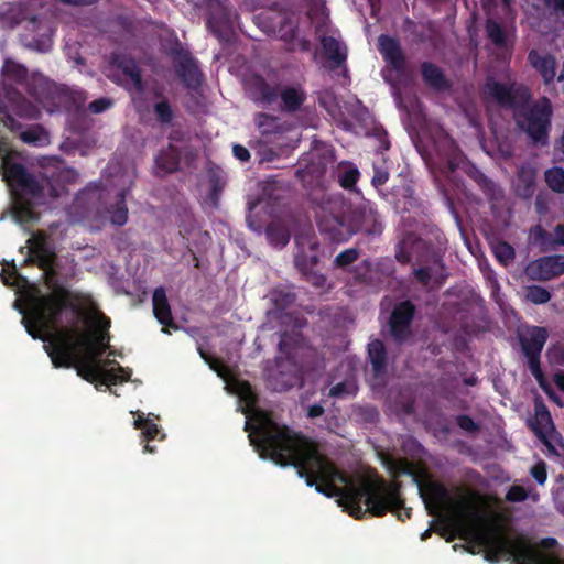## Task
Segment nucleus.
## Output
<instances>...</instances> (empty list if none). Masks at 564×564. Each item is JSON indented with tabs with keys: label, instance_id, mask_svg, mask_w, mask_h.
Masks as SVG:
<instances>
[{
	"label": "nucleus",
	"instance_id": "774afa93",
	"mask_svg": "<svg viewBox=\"0 0 564 564\" xmlns=\"http://www.w3.org/2000/svg\"><path fill=\"white\" fill-rule=\"evenodd\" d=\"M555 239L554 245L564 246V224H558L554 228Z\"/></svg>",
	"mask_w": 564,
	"mask_h": 564
},
{
	"label": "nucleus",
	"instance_id": "412c9836",
	"mask_svg": "<svg viewBox=\"0 0 564 564\" xmlns=\"http://www.w3.org/2000/svg\"><path fill=\"white\" fill-rule=\"evenodd\" d=\"M529 426L551 452H555V447L549 441V433L555 429L554 423L547 406L541 399L534 401V420L529 422Z\"/></svg>",
	"mask_w": 564,
	"mask_h": 564
},
{
	"label": "nucleus",
	"instance_id": "3c124183",
	"mask_svg": "<svg viewBox=\"0 0 564 564\" xmlns=\"http://www.w3.org/2000/svg\"><path fill=\"white\" fill-rule=\"evenodd\" d=\"M279 32L281 39L288 43L293 44L297 36V25L294 24L289 18L280 22Z\"/></svg>",
	"mask_w": 564,
	"mask_h": 564
},
{
	"label": "nucleus",
	"instance_id": "473e14b6",
	"mask_svg": "<svg viewBox=\"0 0 564 564\" xmlns=\"http://www.w3.org/2000/svg\"><path fill=\"white\" fill-rule=\"evenodd\" d=\"M368 359L375 377H380L386 372L387 349L382 340L375 339L368 344Z\"/></svg>",
	"mask_w": 564,
	"mask_h": 564
},
{
	"label": "nucleus",
	"instance_id": "ddd939ff",
	"mask_svg": "<svg viewBox=\"0 0 564 564\" xmlns=\"http://www.w3.org/2000/svg\"><path fill=\"white\" fill-rule=\"evenodd\" d=\"M72 368H75L77 375L87 382L95 383L100 381L104 386L118 384L126 382L130 379L131 370L121 366L112 369H106L101 365H97L83 355L76 352V362Z\"/></svg>",
	"mask_w": 564,
	"mask_h": 564
},
{
	"label": "nucleus",
	"instance_id": "7ed1b4c3",
	"mask_svg": "<svg viewBox=\"0 0 564 564\" xmlns=\"http://www.w3.org/2000/svg\"><path fill=\"white\" fill-rule=\"evenodd\" d=\"M314 214L319 232L333 242L348 241L357 234L375 239L384 229L377 206L369 200L348 207L341 196L324 194Z\"/></svg>",
	"mask_w": 564,
	"mask_h": 564
},
{
	"label": "nucleus",
	"instance_id": "aec40b11",
	"mask_svg": "<svg viewBox=\"0 0 564 564\" xmlns=\"http://www.w3.org/2000/svg\"><path fill=\"white\" fill-rule=\"evenodd\" d=\"M378 51L380 52L383 61L393 69L399 76L403 75L406 69V59L402 51L400 42L390 35L381 34L378 37Z\"/></svg>",
	"mask_w": 564,
	"mask_h": 564
},
{
	"label": "nucleus",
	"instance_id": "c9c22d12",
	"mask_svg": "<svg viewBox=\"0 0 564 564\" xmlns=\"http://www.w3.org/2000/svg\"><path fill=\"white\" fill-rule=\"evenodd\" d=\"M528 358V366L532 373V376L538 381L540 388L550 397V399L560 403L558 398L552 390L550 383L547 382L542 369H541V354H524Z\"/></svg>",
	"mask_w": 564,
	"mask_h": 564
},
{
	"label": "nucleus",
	"instance_id": "a19ab883",
	"mask_svg": "<svg viewBox=\"0 0 564 564\" xmlns=\"http://www.w3.org/2000/svg\"><path fill=\"white\" fill-rule=\"evenodd\" d=\"M485 31L491 43L499 48L507 45V34L502 25L495 19L488 18L485 22Z\"/></svg>",
	"mask_w": 564,
	"mask_h": 564
},
{
	"label": "nucleus",
	"instance_id": "e2e57ef3",
	"mask_svg": "<svg viewBox=\"0 0 564 564\" xmlns=\"http://www.w3.org/2000/svg\"><path fill=\"white\" fill-rule=\"evenodd\" d=\"M232 154L240 162H248L251 158L249 150L241 144H234Z\"/></svg>",
	"mask_w": 564,
	"mask_h": 564
},
{
	"label": "nucleus",
	"instance_id": "cd10ccee",
	"mask_svg": "<svg viewBox=\"0 0 564 564\" xmlns=\"http://www.w3.org/2000/svg\"><path fill=\"white\" fill-rule=\"evenodd\" d=\"M152 303L153 314L158 322L164 327L177 328V325L175 324L172 316L171 306L167 301L164 288L160 286L154 290Z\"/></svg>",
	"mask_w": 564,
	"mask_h": 564
},
{
	"label": "nucleus",
	"instance_id": "39448f33",
	"mask_svg": "<svg viewBox=\"0 0 564 564\" xmlns=\"http://www.w3.org/2000/svg\"><path fill=\"white\" fill-rule=\"evenodd\" d=\"M2 167L3 178L12 188L14 197L28 195L32 198H57L65 192L66 185L77 177L74 169L62 165L45 169L40 178L29 173L21 163L4 160Z\"/></svg>",
	"mask_w": 564,
	"mask_h": 564
},
{
	"label": "nucleus",
	"instance_id": "052dcab7",
	"mask_svg": "<svg viewBox=\"0 0 564 564\" xmlns=\"http://www.w3.org/2000/svg\"><path fill=\"white\" fill-rule=\"evenodd\" d=\"M370 271V262L369 260H364L361 263L357 264L355 268V278L359 282H366L369 279Z\"/></svg>",
	"mask_w": 564,
	"mask_h": 564
},
{
	"label": "nucleus",
	"instance_id": "49530a36",
	"mask_svg": "<svg viewBox=\"0 0 564 564\" xmlns=\"http://www.w3.org/2000/svg\"><path fill=\"white\" fill-rule=\"evenodd\" d=\"M359 256V249L348 248L335 257L333 264L337 269L346 270L349 265L358 260Z\"/></svg>",
	"mask_w": 564,
	"mask_h": 564
},
{
	"label": "nucleus",
	"instance_id": "4d7b16f0",
	"mask_svg": "<svg viewBox=\"0 0 564 564\" xmlns=\"http://www.w3.org/2000/svg\"><path fill=\"white\" fill-rule=\"evenodd\" d=\"M530 474L539 485H543L547 478L546 464L540 460L531 468Z\"/></svg>",
	"mask_w": 564,
	"mask_h": 564
},
{
	"label": "nucleus",
	"instance_id": "2f4dec72",
	"mask_svg": "<svg viewBox=\"0 0 564 564\" xmlns=\"http://www.w3.org/2000/svg\"><path fill=\"white\" fill-rule=\"evenodd\" d=\"M536 173L529 165H522L518 169L516 193L519 197L531 198L535 191Z\"/></svg>",
	"mask_w": 564,
	"mask_h": 564
},
{
	"label": "nucleus",
	"instance_id": "f8f14e48",
	"mask_svg": "<svg viewBox=\"0 0 564 564\" xmlns=\"http://www.w3.org/2000/svg\"><path fill=\"white\" fill-rule=\"evenodd\" d=\"M3 100L0 101V123L12 132H17L22 124L17 118L24 120H37L41 109L30 101L19 89L9 85L3 88Z\"/></svg>",
	"mask_w": 564,
	"mask_h": 564
},
{
	"label": "nucleus",
	"instance_id": "4c0bfd02",
	"mask_svg": "<svg viewBox=\"0 0 564 564\" xmlns=\"http://www.w3.org/2000/svg\"><path fill=\"white\" fill-rule=\"evenodd\" d=\"M109 221L115 226H123L128 221V207L126 204V191L117 194L116 200L106 208Z\"/></svg>",
	"mask_w": 564,
	"mask_h": 564
},
{
	"label": "nucleus",
	"instance_id": "7c9ffc66",
	"mask_svg": "<svg viewBox=\"0 0 564 564\" xmlns=\"http://www.w3.org/2000/svg\"><path fill=\"white\" fill-rule=\"evenodd\" d=\"M279 89L280 86L278 84L272 85L260 75L252 78V90L256 96V100L261 104H274L279 99Z\"/></svg>",
	"mask_w": 564,
	"mask_h": 564
},
{
	"label": "nucleus",
	"instance_id": "8fccbe9b",
	"mask_svg": "<svg viewBox=\"0 0 564 564\" xmlns=\"http://www.w3.org/2000/svg\"><path fill=\"white\" fill-rule=\"evenodd\" d=\"M527 299L534 304H544L551 300V292L540 285H531L527 289Z\"/></svg>",
	"mask_w": 564,
	"mask_h": 564
},
{
	"label": "nucleus",
	"instance_id": "c03bdc74",
	"mask_svg": "<svg viewBox=\"0 0 564 564\" xmlns=\"http://www.w3.org/2000/svg\"><path fill=\"white\" fill-rule=\"evenodd\" d=\"M494 253L496 259L503 265L510 264L516 258L514 248L507 241L497 242L494 247Z\"/></svg>",
	"mask_w": 564,
	"mask_h": 564
},
{
	"label": "nucleus",
	"instance_id": "e433bc0d",
	"mask_svg": "<svg viewBox=\"0 0 564 564\" xmlns=\"http://www.w3.org/2000/svg\"><path fill=\"white\" fill-rule=\"evenodd\" d=\"M133 425L134 429L141 430V434L147 441V444L144 445V452L151 454L154 453L155 447L151 446L149 442L154 440L159 435L160 430L158 424H155L152 420L144 417V414L142 412H137Z\"/></svg>",
	"mask_w": 564,
	"mask_h": 564
},
{
	"label": "nucleus",
	"instance_id": "ea45409f",
	"mask_svg": "<svg viewBox=\"0 0 564 564\" xmlns=\"http://www.w3.org/2000/svg\"><path fill=\"white\" fill-rule=\"evenodd\" d=\"M254 122L262 135L275 134L282 131L280 119L265 112L258 113Z\"/></svg>",
	"mask_w": 564,
	"mask_h": 564
},
{
	"label": "nucleus",
	"instance_id": "9d476101",
	"mask_svg": "<svg viewBox=\"0 0 564 564\" xmlns=\"http://www.w3.org/2000/svg\"><path fill=\"white\" fill-rule=\"evenodd\" d=\"M421 497L429 514L436 516L440 510L452 514L455 522L466 525L476 518L474 507L467 497L454 498L449 489L441 481L432 480L420 487Z\"/></svg>",
	"mask_w": 564,
	"mask_h": 564
},
{
	"label": "nucleus",
	"instance_id": "c756f323",
	"mask_svg": "<svg viewBox=\"0 0 564 564\" xmlns=\"http://www.w3.org/2000/svg\"><path fill=\"white\" fill-rule=\"evenodd\" d=\"M306 345L304 336L299 332H284L278 344L279 351L283 354L286 359L294 360L297 351L303 349Z\"/></svg>",
	"mask_w": 564,
	"mask_h": 564
},
{
	"label": "nucleus",
	"instance_id": "0e129e2a",
	"mask_svg": "<svg viewBox=\"0 0 564 564\" xmlns=\"http://www.w3.org/2000/svg\"><path fill=\"white\" fill-rule=\"evenodd\" d=\"M389 180V173L384 170H375V174L372 176L371 183L375 187L382 186Z\"/></svg>",
	"mask_w": 564,
	"mask_h": 564
},
{
	"label": "nucleus",
	"instance_id": "72a5a7b5",
	"mask_svg": "<svg viewBox=\"0 0 564 564\" xmlns=\"http://www.w3.org/2000/svg\"><path fill=\"white\" fill-rule=\"evenodd\" d=\"M529 61L538 69L546 84L553 82L556 75V62L551 55H540L535 51L529 53Z\"/></svg>",
	"mask_w": 564,
	"mask_h": 564
},
{
	"label": "nucleus",
	"instance_id": "c85d7f7f",
	"mask_svg": "<svg viewBox=\"0 0 564 564\" xmlns=\"http://www.w3.org/2000/svg\"><path fill=\"white\" fill-rule=\"evenodd\" d=\"M321 44L326 57L332 63V69L339 68L346 64L347 48L338 40L333 36H323Z\"/></svg>",
	"mask_w": 564,
	"mask_h": 564
},
{
	"label": "nucleus",
	"instance_id": "58836bf2",
	"mask_svg": "<svg viewBox=\"0 0 564 564\" xmlns=\"http://www.w3.org/2000/svg\"><path fill=\"white\" fill-rule=\"evenodd\" d=\"M265 236L270 245L275 248L285 247L291 238L289 229L279 223H270L267 226Z\"/></svg>",
	"mask_w": 564,
	"mask_h": 564
},
{
	"label": "nucleus",
	"instance_id": "4468645a",
	"mask_svg": "<svg viewBox=\"0 0 564 564\" xmlns=\"http://www.w3.org/2000/svg\"><path fill=\"white\" fill-rule=\"evenodd\" d=\"M207 11L206 25L219 40H228L234 31L237 13L230 0H203Z\"/></svg>",
	"mask_w": 564,
	"mask_h": 564
},
{
	"label": "nucleus",
	"instance_id": "37998d69",
	"mask_svg": "<svg viewBox=\"0 0 564 564\" xmlns=\"http://www.w3.org/2000/svg\"><path fill=\"white\" fill-rule=\"evenodd\" d=\"M545 182L552 191L564 194V169L552 167L547 170L545 172Z\"/></svg>",
	"mask_w": 564,
	"mask_h": 564
},
{
	"label": "nucleus",
	"instance_id": "bb28decb",
	"mask_svg": "<svg viewBox=\"0 0 564 564\" xmlns=\"http://www.w3.org/2000/svg\"><path fill=\"white\" fill-rule=\"evenodd\" d=\"M181 151L173 144L169 143L155 156V167L159 175H166L176 172L180 167Z\"/></svg>",
	"mask_w": 564,
	"mask_h": 564
},
{
	"label": "nucleus",
	"instance_id": "9b49d317",
	"mask_svg": "<svg viewBox=\"0 0 564 564\" xmlns=\"http://www.w3.org/2000/svg\"><path fill=\"white\" fill-rule=\"evenodd\" d=\"M432 151L421 152L422 158L432 169L448 176L459 166L463 152L443 129H437L431 135Z\"/></svg>",
	"mask_w": 564,
	"mask_h": 564
},
{
	"label": "nucleus",
	"instance_id": "69168bd1",
	"mask_svg": "<svg viewBox=\"0 0 564 564\" xmlns=\"http://www.w3.org/2000/svg\"><path fill=\"white\" fill-rule=\"evenodd\" d=\"M348 393H349V390H348L347 382H339V383L333 386L329 390V395L334 397V398H340Z\"/></svg>",
	"mask_w": 564,
	"mask_h": 564
},
{
	"label": "nucleus",
	"instance_id": "864d4df0",
	"mask_svg": "<svg viewBox=\"0 0 564 564\" xmlns=\"http://www.w3.org/2000/svg\"><path fill=\"white\" fill-rule=\"evenodd\" d=\"M456 424L465 432L468 433H477L480 430L478 423L474 421V419L467 414H459L455 417Z\"/></svg>",
	"mask_w": 564,
	"mask_h": 564
},
{
	"label": "nucleus",
	"instance_id": "603ef678",
	"mask_svg": "<svg viewBox=\"0 0 564 564\" xmlns=\"http://www.w3.org/2000/svg\"><path fill=\"white\" fill-rule=\"evenodd\" d=\"M476 182L489 199L496 198L497 185L489 177L479 173L476 177Z\"/></svg>",
	"mask_w": 564,
	"mask_h": 564
},
{
	"label": "nucleus",
	"instance_id": "2eb2a0df",
	"mask_svg": "<svg viewBox=\"0 0 564 564\" xmlns=\"http://www.w3.org/2000/svg\"><path fill=\"white\" fill-rule=\"evenodd\" d=\"M109 64L123 75V78L118 75L111 76L112 82L122 86L128 91L139 94L144 91L145 85L142 79V72L134 57L127 53L112 52L109 57Z\"/></svg>",
	"mask_w": 564,
	"mask_h": 564
},
{
	"label": "nucleus",
	"instance_id": "20e7f679",
	"mask_svg": "<svg viewBox=\"0 0 564 564\" xmlns=\"http://www.w3.org/2000/svg\"><path fill=\"white\" fill-rule=\"evenodd\" d=\"M486 90L501 108L511 110L516 127L532 144L544 147L549 143L553 106L547 97L533 101L527 86L496 80L488 82Z\"/></svg>",
	"mask_w": 564,
	"mask_h": 564
},
{
	"label": "nucleus",
	"instance_id": "338daca9",
	"mask_svg": "<svg viewBox=\"0 0 564 564\" xmlns=\"http://www.w3.org/2000/svg\"><path fill=\"white\" fill-rule=\"evenodd\" d=\"M58 1L68 7L82 8V7L94 6L99 0H58Z\"/></svg>",
	"mask_w": 564,
	"mask_h": 564
},
{
	"label": "nucleus",
	"instance_id": "dca6fc26",
	"mask_svg": "<svg viewBox=\"0 0 564 564\" xmlns=\"http://www.w3.org/2000/svg\"><path fill=\"white\" fill-rule=\"evenodd\" d=\"M416 313L415 305L410 301L397 303L388 319L389 333L398 344L405 343L412 336V323Z\"/></svg>",
	"mask_w": 564,
	"mask_h": 564
},
{
	"label": "nucleus",
	"instance_id": "a211bd4d",
	"mask_svg": "<svg viewBox=\"0 0 564 564\" xmlns=\"http://www.w3.org/2000/svg\"><path fill=\"white\" fill-rule=\"evenodd\" d=\"M176 59L175 72L188 89H197L202 85L203 73L196 59L191 53L182 47L173 50Z\"/></svg>",
	"mask_w": 564,
	"mask_h": 564
},
{
	"label": "nucleus",
	"instance_id": "6e6d98bb",
	"mask_svg": "<svg viewBox=\"0 0 564 564\" xmlns=\"http://www.w3.org/2000/svg\"><path fill=\"white\" fill-rule=\"evenodd\" d=\"M112 105H113V101L110 98L101 97L96 100H93L88 105V109L93 113H101V112L108 110L109 108H111Z\"/></svg>",
	"mask_w": 564,
	"mask_h": 564
},
{
	"label": "nucleus",
	"instance_id": "09e8293b",
	"mask_svg": "<svg viewBox=\"0 0 564 564\" xmlns=\"http://www.w3.org/2000/svg\"><path fill=\"white\" fill-rule=\"evenodd\" d=\"M153 111L156 117V120L162 124L171 123L173 120V110L167 100H161L155 102L153 106Z\"/></svg>",
	"mask_w": 564,
	"mask_h": 564
},
{
	"label": "nucleus",
	"instance_id": "79ce46f5",
	"mask_svg": "<svg viewBox=\"0 0 564 564\" xmlns=\"http://www.w3.org/2000/svg\"><path fill=\"white\" fill-rule=\"evenodd\" d=\"M337 177L343 188L354 189L360 177V172L354 164H348L338 171Z\"/></svg>",
	"mask_w": 564,
	"mask_h": 564
},
{
	"label": "nucleus",
	"instance_id": "5701e85b",
	"mask_svg": "<svg viewBox=\"0 0 564 564\" xmlns=\"http://www.w3.org/2000/svg\"><path fill=\"white\" fill-rule=\"evenodd\" d=\"M421 77L427 88L435 93H446L453 87L443 69L436 64L425 61L420 66Z\"/></svg>",
	"mask_w": 564,
	"mask_h": 564
},
{
	"label": "nucleus",
	"instance_id": "393cba45",
	"mask_svg": "<svg viewBox=\"0 0 564 564\" xmlns=\"http://www.w3.org/2000/svg\"><path fill=\"white\" fill-rule=\"evenodd\" d=\"M416 262L420 267L414 269L413 274L416 281L423 286H427L433 276L441 280L446 278V275L443 274L445 271L444 261H441L438 265L433 262L432 258L417 254Z\"/></svg>",
	"mask_w": 564,
	"mask_h": 564
},
{
	"label": "nucleus",
	"instance_id": "f704fd0d",
	"mask_svg": "<svg viewBox=\"0 0 564 564\" xmlns=\"http://www.w3.org/2000/svg\"><path fill=\"white\" fill-rule=\"evenodd\" d=\"M13 217L23 225L34 224L39 220L40 215L34 208V204L22 196L14 197Z\"/></svg>",
	"mask_w": 564,
	"mask_h": 564
},
{
	"label": "nucleus",
	"instance_id": "f3484780",
	"mask_svg": "<svg viewBox=\"0 0 564 564\" xmlns=\"http://www.w3.org/2000/svg\"><path fill=\"white\" fill-rule=\"evenodd\" d=\"M411 248L417 254L432 258L433 262L440 265L447 249V239L438 227L433 226L422 237L414 239Z\"/></svg>",
	"mask_w": 564,
	"mask_h": 564
},
{
	"label": "nucleus",
	"instance_id": "5fc2aeb1",
	"mask_svg": "<svg viewBox=\"0 0 564 564\" xmlns=\"http://www.w3.org/2000/svg\"><path fill=\"white\" fill-rule=\"evenodd\" d=\"M528 491L519 485H513L506 494V500L510 502H522L527 500Z\"/></svg>",
	"mask_w": 564,
	"mask_h": 564
},
{
	"label": "nucleus",
	"instance_id": "680f3d73",
	"mask_svg": "<svg viewBox=\"0 0 564 564\" xmlns=\"http://www.w3.org/2000/svg\"><path fill=\"white\" fill-rule=\"evenodd\" d=\"M303 276L307 282L316 288H322L326 283L325 275L318 272L316 269L305 273Z\"/></svg>",
	"mask_w": 564,
	"mask_h": 564
},
{
	"label": "nucleus",
	"instance_id": "423d86ee",
	"mask_svg": "<svg viewBox=\"0 0 564 564\" xmlns=\"http://www.w3.org/2000/svg\"><path fill=\"white\" fill-rule=\"evenodd\" d=\"M2 167L3 178L12 188L14 197L28 195L32 198H57L65 192L66 185L77 177L74 169L62 165L45 169L40 178L29 173L21 163L4 160Z\"/></svg>",
	"mask_w": 564,
	"mask_h": 564
},
{
	"label": "nucleus",
	"instance_id": "1a4fd4ad",
	"mask_svg": "<svg viewBox=\"0 0 564 564\" xmlns=\"http://www.w3.org/2000/svg\"><path fill=\"white\" fill-rule=\"evenodd\" d=\"M478 544L485 549V560L497 564L503 555L509 556L516 564H564L557 558L544 556L531 540L517 534L509 536L497 530L478 532Z\"/></svg>",
	"mask_w": 564,
	"mask_h": 564
},
{
	"label": "nucleus",
	"instance_id": "0eeeda50",
	"mask_svg": "<svg viewBox=\"0 0 564 564\" xmlns=\"http://www.w3.org/2000/svg\"><path fill=\"white\" fill-rule=\"evenodd\" d=\"M2 167L3 178L12 188L14 197L28 195L32 198H57L65 192L66 185L77 177L74 169L62 165L45 169L40 178L29 173L21 163L4 160Z\"/></svg>",
	"mask_w": 564,
	"mask_h": 564
},
{
	"label": "nucleus",
	"instance_id": "f257e3e1",
	"mask_svg": "<svg viewBox=\"0 0 564 564\" xmlns=\"http://www.w3.org/2000/svg\"><path fill=\"white\" fill-rule=\"evenodd\" d=\"M249 438L262 458L282 467H294L308 487H315L328 498L338 497L339 505L357 520L367 514L380 518L388 512L397 514L401 521L411 516V509L404 507L399 481H387L377 471L349 477L302 432L267 419Z\"/></svg>",
	"mask_w": 564,
	"mask_h": 564
},
{
	"label": "nucleus",
	"instance_id": "a878e982",
	"mask_svg": "<svg viewBox=\"0 0 564 564\" xmlns=\"http://www.w3.org/2000/svg\"><path fill=\"white\" fill-rule=\"evenodd\" d=\"M549 333L546 328L541 326H530L522 335L519 336V341L523 354H541Z\"/></svg>",
	"mask_w": 564,
	"mask_h": 564
},
{
	"label": "nucleus",
	"instance_id": "6e6552de",
	"mask_svg": "<svg viewBox=\"0 0 564 564\" xmlns=\"http://www.w3.org/2000/svg\"><path fill=\"white\" fill-rule=\"evenodd\" d=\"M2 74L15 83L24 85L28 94L48 112L70 110L76 106L75 95L69 88L57 85L41 74L34 73L29 76L28 68L22 64L6 59Z\"/></svg>",
	"mask_w": 564,
	"mask_h": 564
},
{
	"label": "nucleus",
	"instance_id": "6ab92c4d",
	"mask_svg": "<svg viewBox=\"0 0 564 564\" xmlns=\"http://www.w3.org/2000/svg\"><path fill=\"white\" fill-rule=\"evenodd\" d=\"M527 274L539 281H549L564 274V254L541 257L528 264Z\"/></svg>",
	"mask_w": 564,
	"mask_h": 564
},
{
	"label": "nucleus",
	"instance_id": "de8ad7c7",
	"mask_svg": "<svg viewBox=\"0 0 564 564\" xmlns=\"http://www.w3.org/2000/svg\"><path fill=\"white\" fill-rule=\"evenodd\" d=\"M318 257L316 254L307 256L300 251L294 257V264L296 269L304 275L305 273L316 269Z\"/></svg>",
	"mask_w": 564,
	"mask_h": 564
},
{
	"label": "nucleus",
	"instance_id": "b1692460",
	"mask_svg": "<svg viewBox=\"0 0 564 564\" xmlns=\"http://www.w3.org/2000/svg\"><path fill=\"white\" fill-rule=\"evenodd\" d=\"M279 98L281 100V109L284 112L294 113L301 109L307 98V95L300 84L286 85L280 87Z\"/></svg>",
	"mask_w": 564,
	"mask_h": 564
},
{
	"label": "nucleus",
	"instance_id": "bf43d9fd",
	"mask_svg": "<svg viewBox=\"0 0 564 564\" xmlns=\"http://www.w3.org/2000/svg\"><path fill=\"white\" fill-rule=\"evenodd\" d=\"M409 241L410 239L403 240L395 252L397 260L402 264H408L412 260V252L406 249Z\"/></svg>",
	"mask_w": 564,
	"mask_h": 564
},
{
	"label": "nucleus",
	"instance_id": "f03ea898",
	"mask_svg": "<svg viewBox=\"0 0 564 564\" xmlns=\"http://www.w3.org/2000/svg\"><path fill=\"white\" fill-rule=\"evenodd\" d=\"M72 301L73 294L67 288L55 285L52 292L32 299L22 323L32 338L46 343L44 349L55 368L73 367L76 352L101 365L100 358L110 346L111 321L102 312L96 311L88 332L76 326L61 327L66 310L78 313Z\"/></svg>",
	"mask_w": 564,
	"mask_h": 564
},
{
	"label": "nucleus",
	"instance_id": "13d9d810",
	"mask_svg": "<svg viewBox=\"0 0 564 564\" xmlns=\"http://www.w3.org/2000/svg\"><path fill=\"white\" fill-rule=\"evenodd\" d=\"M532 234L536 242H540L541 245H554V240L552 239L551 234L546 231L542 226H535Z\"/></svg>",
	"mask_w": 564,
	"mask_h": 564
},
{
	"label": "nucleus",
	"instance_id": "a18cd8bd",
	"mask_svg": "<svg viewBox=\"0 0 564 564\" xmlns=\"http://www.w3.org/2000/svg\"><path fill=\"white\" fill-rule=\"evenodd\" d=\"M20 139L28 144H39L47 139V133L40 124H34L20 133Z\"/></svg>",
	"mask_w": 564,
	"mask_h": 564
},
{
	"label": "nucleus",
	"instance_id": "4be33fe9",
	"mask_svg": "<svg viewBox=\"0 0 564 564\" xmlns=\"http://www.w3.org/2000/svg\"><path fill=\"white\" fill-rule=\"evenodd\" d=\"M29 258L26 262L35 263L40 269L48 271L55 262V253L50 249L43 237L33 236L28 240Z\"/></svg>",
	"mask_w": 564,
	"mask_h": 564
}]
</instances>
